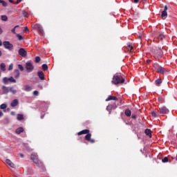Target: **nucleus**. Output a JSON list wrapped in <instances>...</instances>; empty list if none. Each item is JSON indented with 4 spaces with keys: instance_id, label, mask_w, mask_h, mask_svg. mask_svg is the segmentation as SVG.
Segmentation results:
<instances>
[{
    "instance_id": "16",
    "label": "nucleus",
    "mask_w": 177,
    "mask_h": 177,
    "mask_svg": "<svg viewBox=\"0 0 177 177\" xmlns=\"http://www.w3.org/2000/svg\"><path fill=\"white\" fill-rule=\"evenodd\" d=\"M37 75H38L39 78H40V80H45V76H44V72H42V71H39V72L37 73Z\"/></svg>"
},
{
    "instance_id": "46",
    "label": "nucleus",
    "mask_w": 177,
    "mask_h": 177,
    "mask_svg": "<svg viewBox=\"0 0 177 177\" xmlns=\"http://www.w3.org/2000/svg\"><path fill=\"white\" fill-rule=\"evenodd\" d=\"M158 100H159L160 102H161V103H162V102H164V100L162 99V97H158Z\"/></svg>"
},
{
    "instance_id": "36",
    "label": "nucleus",
    "mask_w": 177,
    "mask_h": 177,
    "mask_svg": "<svg viewBox=\"0 0 177 177\" xmlns=\"http://www.w3.org/2000/svg\"><path fill=\"white\" fill-rule=\"evenodd\" d=\"M6 107H7V105L6 104H2L0 106V109H1V110H5V109H6Z\"/></svg>"
},
{
    "instance_id": "44",
    "label": "nucleus",
    "mask_w": 177,
    "mask_h": 177,
    "mask_svg": "<svg viewBox=\"0 0 177 177\" xmlns=\"http://www.w3.org/2000/svg\"><path fill=\"white\" fill-rule=\"evenodd\" d=\"M33 95H34L35 96H38V91H33Z\"/></svg>"
},
{
    "instance_id": "24",
    "label": "nucleus",
    "mask_w": 177,
    "mask_h": 177,
    "mask_svg": "<svg viewBox=\"0 0 177 177\" xmlns=\"http://www.w3.org/2000/svg\"><path fill=\"white\" fill-rule=\"evenodd\" d=\"M167 16H168V13L167 12V11L163 10L162 12V18L164 19H167Z\"/></svg>"
},
{
    "instance_id": "7",
    "label": "nucleus",
    "mask_w": 177,
    "mask_h": 177,
    "mask_svg": "<svg viewBox=\"0 0 177 177\" xmlns=\"http://www.w3.org/2000/svg\"><path fill=\"white\" fill-rule=\"evenodd\" d=\"M18 53L21 57H26V56H27V51L24 48H19Z\"/></svg>"
},
{
    "instance_id": "10",
    "label": "nucleus",
    "mask_w": 177,
    "mask_h": 177,
    "mask_svg": "<svg viewBox=\"0 0 177 177\" xmlns=\"http://www.w3.org/2000/svg\"><path fill=\"white\" fill-rule=\"evenodd\" d=\"M169 110H168V109H167V107H165V106H162L159 109L160 114H167V113H169Z\"/></svg>"
},
{
    "instance_id": "23",
    "label": "nucleus",
    "mask_w": 177,
    "mask_h": 177,
    "mask_svg": "<svg viewBox=\"0 0 177 177\" xmlns=\"http://www.w3.org/2000/svg\"><path fill=\"white\" fill-rule=\"evenodd\" d=\"M2 82L3 84H4V85H7V84H9V78L8 77H3L2 80Z\"/></svg>"
},
{
    "instance_id": "1",
    "label": "nucleus",
    "mask_w": 177,
    "mask_h": 177,
    "mask_svg": "<svg viewBox=\"0 0 177 177\" xmlns=\"http://www.w3.org/2000/svg\"><path fill=\"white\" fill-rule=\"evenodd\" d=\"M125 79L122 77V75L121 74H115L113 77L112 83L114 84V85H118L120 84H124Z\"/></svg>"
},
{
    "instance_id": "50",
    "label": "nucleus",
    "mask_w": 177,
    "mask_h": 177,
    "mask_svg": "<svg viewBox=\"0 0 177 177\" xmlns=\"http://www.w3.org/2000/svg\"><path fill=\"white\" fill-rule=\"evenodd\" d=\"M25 32H27V31H28V28H27V26H26L24 28V30Z\"/></svg>"
},
{
    "instance_id": "20",
    "label": "nucleus",
    "mask_w": 177,
    "mask_h": 177,
    "mask_svg": "<svg viewBox=\"0 0 177 177\" xmlns=\"http://www.w3.org/2000/svg\"><path fill=\"white\" fill-rule=\"evenodd\" d=\"M145 133L147 135V136L151 138V130L146 129L145 131Z\"/></svg>"
},
{
    "instance_id": "6",
    "label": "nucleus",
    "mask_w": 177,
    "mask_h": 177,
    "mask_svg": "<svg viewBox=\"0 0 177 177\" xmlns=\"http://www.w3.org/2000/svg\"><path fill=\"white\" fill-rule=\"evenodd\" d=\"M3 45L4 48L8 50H12V49H13V44H10L9 41H3Z\"/></svg>"
},
{
    "instance_id": "59",
    "label": "nucleus",
    "mask_w": 177,
    "mask_h": 177,
    "mask_svg": "<svg viewBox=\"0 0 177 177\" xmlns=\"http://www.w3.org/2000/svg\"><path fill=\"white\" fill-rule=\"evenodd\" d=\"M9 2H10V3H15V1H13L12 0H9Z\"/></svg>"
},
{
    "instance_id": "18",
    "label": "nucleus",
    "mask_w": 177,
    "mask_h": 177,
    "mask_svg": "<svg viewBox=\"0 0 177 177\" xmlns=\"http://www.w3.org/2000/svg\"><path fill=\"white\" fill-rule=\"evenodd\" d=\"M24 132V129H23V127H19V128H17L16 130H15V133L17 134V135H20V133Z\"/></svg>"
},
{
    "instance_id": "39",
    "label": "nucleus",
    "mask_w": 177,
    "mask_h": 177,
    "mask_svg": "<svg viewBox=\"0 0 177 177\" xmlns=\"http://www.w3.org/2000/svg\"><path fill=\"white\" fill-rule=\"evenodd\" d=\"M18 68H19V70L21 71H24V68L23 67V65H21V64H18Z\"/></svg>"
},
{
    "instance_id": "52",
    "label": "nucleus",
    "mask_w": 177,
    "mask_h": 177,
    "mask_svg": "<svg viewBox=\"0 0 177 177\" xmlns=\"http://www.w3.org/2000/svg\"><path fill=\"white\" fill-rule=\"evenodd\" d=\"M131 118H133V120L136 119V115H132Z\"/></svg>"
},
{
    "instance_id": "64",
    "label": "nucleus",
    "mask_w": 177,
    "mask_h": 177,
    "mask_svg": "<svg viewBox=\"0 0 177 177\" xmlns=\"http://www.w3.org/2000/svg\"><path fill=\"white\" fill-rule=\"evenodd\" d=\"M17 27H19V25L15 26L14 27V28H17Z\"/></svg>"
},
{
    "instance_id": "14",
    "label": "nucleus",
    "mask_w": 177,
    "mask_h": 177,
    "mask_svg": "<svg viewBox=\"0 0 177 177\" xmlns=\"http://www.w3.org/2000/svg\"><path fill=\"white\" fill-rule=\"evenodd\" d=\"M17 104H19V100L17 99L13 100L10 103L11 107H16Z\"/></svg>"
},
{
    "instance_id": "25",
    "label": "nucleus",
    "mask_w": 177,
    "mask_h": 177,
    "mask_svg": "<svg viewBox=\"0 0 177 177\" xmlns=\"http://www.w3.org/2000/svg\"><path fill=\"white\" fill-rule=\"evenodd\" d=\"M162 82V80L161 79H158L155 81V84L156 86H160V84H161Z\"/></svg>"
},
{
    "instance_id": "45",
    "label": "nucleus",
    "mask_w": 177,
    "mask_h": 177,
    "mask_svg": "<svg viewBox=\"0 0 177 177\" xmlns=\"http://www.w3.org/2000/svg\"><path fill=\"white\" fill-rule=\"evenodd\" d=\"M106 110L108 111H109V114H110V113H111V107H110V106H108L107 107H106Z\"/></svg>"
},
{
    "instance_id": "55",
    "label": "nucleus",
    "mask_w": 177,
    "mask_h": 177,
    "mask_svg": "<svg viewBox=\"0 0 177 177\" xmlns=\"http://www.w3.org/2000/svg\"><path fill=\"white\" fill-rule=\"evenodd\" d=\"M3 32V30H2V28L0 27V35L1 34H2Z\"/></svg>"
},
{
    "instance_id": "8",
    "label": "nucleus",
    "mask_w": 177,
    "mask_h": 177,
    "mask_svg": "<svg viewBox=\"0 0 177 177\" xmlns=\"http://www.w3.org/2000/svg\"><path fill=\"white\" fill-rule=\"evenodd\" d=\"M35 28L38 30V31H39V32L41 33L42 35H45V32L44 31V29L42 28V26H41L40 24H35Z\"/></svg>"
},
{
    "instance_id": "41",
    "label": "nucleus",
    "mask_w": 177,
    "mask_h": 177,
    "mask_svg": "<svg viewBox=\"0 0 177 177\" xmlns=\"http://www.w3.org/2000/svg\"><path fill=\"white\" fill-rule=\"evenodd\" d=\"M11 70H13V64L9 65L8 71H10Z\"/></svg>"
},
{
    "instance_id": "49",
    "label": "nucleus",
    "mask_w": 177,
    "mask_h": 177,
    "mask_svg": "<svg viewBox=\"0 0 177 177\" xmlns=\"http://www.w3.org/2000/svg\"><path fill=\"white\" fill-rule=\"evenodd\" d=\"M12 32H13V34H16V28H13L12 30H11Z\"/></svg>"
},
{
    "instance_id": "5",
    "label": "nucleus",
    "mask_w": 177,
    "mask_h": 177,
    "mask_svg": "<svg viewBox=\"0 0 177 177\" xmlns=\"http://www.w3.org/2000/svg\"><path fill=\"white\" fill-rule=\"evenodd\" d=\"M153 68H155V70H156L157 73H158L159 74H164L165 73V68L160 66L157 64H155L153 65Z\"/></svg>"
},
{
    "instance_id": "21",
    "label": "nucleus",
    "mask_w": 177,
    "mask_h": 177,
    "mask_svg": "<svg viewBox=\"0 0 177 177\" xmlns=\"http://www.w3.org/2000/svg\"><path fill=\"white\" fill-rule=\"evenodd\" d=\"M17 120L18 121H23V120H24V116L23 115V114H18L17 115Z\"/></svg>"
},
{
    "instance_id": "33",
    "label": "nucleus",
    "mask_w": 177,
    "mask_h": 177,
    "mask_svg": "<svg viewBox=\"0 0 177 177\" xmlns=\"http://www.w3.org/2000/svg\"><path fill=\"white\" fill-rule=\"evenodd\" d=\"M42 69L44 71H46V70H48V65L46 64H44L42 65Z\"/></svg>"
},
{
    "instance_id": "60",
    "label": "nucleus",
    "mask_w": 177,
    "mask_h": 177,
    "mask_svg": "<svg viewBox=\"0 0 177 177\" xmlns=\"http://www.w3.org/2000/svg\"><path fill=\"white\" fill-rule=\"evenodd\" d=\"M151 59H147V63H151Z\"/></svg>"
},
{
    "instance_id": "51",
    "label": "nucleus",
    "mask_w": 177,
    "mask_h": 177,
    "mask_svg": "<svg viewBox=\"0 0 177 177\" xmlns=\"http://www.w3.org/2000/svg\"><path fill=\"white\" fill-rule=\"evenodd\" d=\"M20 2H21V0H17V1L15 2V5H17V4L20 3Z\"/></svg>"
},
{
    "instance_id": "27",
    "label": "nucleus",
    "mask_w": 177,
    "mask_h": 177,
    "mask_svg": "<svg viewBox=\"0 0 177 177\" xmlns=\"http://www.w3.org/2000/svg\"><path fill=\"white\" fill-rule=\"evenodd\" d=\"M127 49L128 50H129L130 52H132V50H133V46L132 45H131L129 43L127 44Z\"/></svg>"
},
{
    "instance_id": "12",
    "label": "nucleus",
    "mask_w": 177,
    "mask_h": 177,
    "mask_svg": "<svg viewBox=\"0 0 177 177\" xmlns=\"http://www.w3.org/2000/svg\"><path fill=\"white\" fill-rule=\"evenodd\" d=\"M1 88H2V91H3V93H2L3 95H6V94H8V92H10V87L2 86Z\"/></svg>"
},
{
    "instance_id": "9",
    "label": "nucleus",
    "mask_w": 177,
    "mask_h": 177,
    "mask_svg": "<svg viewBox=\"0 0 177 177\" xmlns=\"http://www.w3.org/2000/svg\"><path fill=\"white\" fill-rule=\"evenodd\" d=\"M35 28L38 30V31H39V32L41 33L42 35H45V32L44 31V29L42 28V26H41L40 24H35Z\"/></svg>"
},
{
    "instance_id": "62",
    "label": "nucleus",
    "mask_w": 177,
    "mask_h": 177,
    "mask_svg": "<svg viewBox=\"0 0 177 177\" xmlns=\"http://www.w3.org/2000/svg\"><path fill=\"white\" fill-rule=\"evenodd\" d=\"M1 56H2V51H1V50H0V57H1Z\"/></svg>"
},
{
    "instance_id": "37",
    "label": "nucleus",
    "mask_w": 177,
    "mask_h": 177,
    "mask_svg": "<svg viewBox=\"0 0 177 177\" xmlns=\"http://www.w3.org/2000/svg\"><path fill=\"white\" fill-rule=\"evenodd\" d=\"M22 15L24 17H28V13H27V12H26L25 10L22 11Z\"/></svg>"
},
{
    "instance_id": "3",
    "label": "nucleus",
    "mask_w": 177,
    "mask_h": 177,
    "mask_svg": "<svg viewBox=\"0 0 177 177\" xmlns=\"http://www.w3.org/2000/svg\"><path fill=\"white\" fill-rule=\"evenodd\" d=\"M111 104H112V109H117V106L120 104V99H118L115 96H111Z\"/></svg>"
},
{
    "instance_id": "30",
    "label": "nucleus",
    "mask_w": 177,
    "mask_h": 177,
    "mask_svg": "<svg viewBox=\"0 0 177 177\" xmlns=\"http://www.w3.org/2000/svg\"><path fill=\"white\" fill-rule=\"evenodd\" d=\"M8 81L9 82H14V84H16V80H15L12 76L8 77Z\"/></svg>"
},
{
    "instance_id": "47",
    "label": "nucleus",
    "mask_w": 177,
    "mask_h": 177,
    "mask_svg": "<svg viewBox=\"0 0 177 177\" xmlns=\"http://www.w3.org/2000/svg\"><path fill=\"white\" fill-rule=\"evenodd\" d=\"M109 100H111V95L108 97V98L106 100V102H109Z\"/></svg>"
},
{
    "instance_id": "22",
    "label": "nucleus",
    "mask_w": 177,
    "mask_h": 177,
    "mask_svg": "<svg viewBox=\"0 0 177 177\" xmlns=\"http://www.w3.org/2000/svg\"><path fill=\"white\" fill-rule=\"evenodd\" d=\"M0 68H1V71H6V64H5V63H1L0 64Z\"/></svg>"
},
{
    "instance_id": "34",
    "label": "nucleus",
    "mask_w": 177,
    "mask_h": 177,
    "mask_svg": "<svg viewBox=\"0 0 177 177\" xmlns=\"http://www.w3.org/2000/svg\"><path fill=\"white\" fill-rule=\"evenodd\" d=\"M35 63H39L41 62V57L37 56L35 59Z\"/></svg>"
},
{
    "instance_id": "63",
    "label": "nucleus",
    "mask_w": 177,
    "mask_h": 177,
    "mask_svg": "<svg viewBox=\"0 0 177 177\" xmlns=\"http://www.w3.org/2000/svg\"><path fill=\"white\" fill-rule=\"evenodd\" d=\"M0 46H2V41L0 40Z\"/></svg>"
},
{
    "instance_id": "40",
    "label": "nucleus",
    "mask_w": 177,
    "mask_h": 177,
    "mask_svg": "<svg viewBox=\"0 0 177 177\" xmlns=\"http://www.w3.org/2000/svg\"><path fill=\"white\" fill-rule=\"evenodd\" d=\"M162 162H168V161H169V159L168 158V157H165L162 160Z\"/></svg>"
},
{
    "instance_id": "11",
    "label": "nucleus",
    "mask_w": 177,
    "mask_h": 177,
    "mask_svg": "<svg viewBox=\"0 0 177 177\" xmlns=\"http://www.w3.org/2000/svg\"><path fill=\"white\" fill-rule=\"evenodd\" d=\"M31 160H33V162L35 164H39V160H38V156H37V155L35 154H32L30 156Z\"/></svg>"
},
{
    "instance_id": "61",
    "label": "nucleus",
    "mask_w": 177,
    "mask_h": 177,
    "mask_svg": "<svg viewBox=\"0 0 177 177\" xmlns=\"http://www.w3.org/2000/svg\"><path fill=\"white\" fill-rule=\"evenodd\" d=\"M138 38H139V39H142V35H140V36L138 37Z\"/></svg>"
},
{
    "instance_id": "57",
    "label": "nucleus",
    "mask_w": 177,
    "mask_h": 177,
    "mask_svg": "<svg viewBox=\"0 0 177 177\" xmlns=\"http://www.w3.org/2000/svg\"><path fill=\"white\" fill-rule=\"evenodd\" d=\"M15 113L13 112V111H12V112L10 113V115H15Z\"/></svg>"
},
{
    "instance_id": "32",
    "label": "nucleus",
    "mask_w": 177,
    "mask_h": 177,
    "mask_svg": "<svg viewBox=\"0 0 177 177\" xmlns=\"http://www.w3.org/2000/svg\"><path fill=\"white\" fill-rule=\"evenodd\" d=\"M1 20L3 21H8V17L6 15H1Z\"/></svg>"
},
{
    "instance_id": "31",
    "label": "nucleus",
    "mask_w": 177,
    "mask_h": 177,
    "mask_svg": "<svg viewBox=\"0 0 177 177\" xmlns=\"http://www.w3.org/2000/svg\"><path fill=\"white\" fill-rule=\"evenodd\" d=\"M15 73H16V75L15 76V78H19L20 77V72H19V70L16 69L15 70Z\"/></svg>"
},
{
    "instance_id": "17",
    "label": "nucleus",
    "mask_w": 177,
    "mask_h": 177,
    "mask_svg": "<svg viewBox=\"0 0 177 177\" xmlns=\"http://www.w3.org/2000/svg\"><path fill=\"white\" fill-rule=\"evenodd\" d=\"M88 134L89 133V130L88 129H84V130H82L81 131H80L77 135L79 136H80V135H85V134Z\"/></svg>"
},
{
    "instance_id": "42",
    "label": "nucleus",
    "mask_w": 177,
    "mask_h": 177,
    "mask_svg": "<svg viewBox=\"0 0 177 177\" xmlns=\"http://www.w3.org/2000/svg\"><path fill=\"white\" fill-rule=\"evenodd\" d=\"M151 115H152V117H157V113H156V111H152L151 112Z\"/></svg>"
},
{
    "instance_id": "56",
    "label": "nucleus",
    "mask_w": 177,
    "mask_h": 177,
    "mask_svg": "<svg viewBox=\"0 0 177 177\" xmlns=\"http://www.w3.org/2000/svg\"><path fill=\"white\" fill-rule=\"evenodd\" d=\"M3 115V113H2V111H0V117H2Z\"/></svg>"
},
{
    "instance_id": "29",
    "label": "nucleus",
    "mask_w": 177,
    "mask_h": 177,
    "mask_svg": "<svg viewBox=\"0 0 177 177\" xmlns=\"http://www.w3.org/2000/svg\"><path fill=\"white\" fill-rule=\"evenodd\" d=\"M10 92H12L13 95H16V93H17V90L13 89V87H10Z\"/></svg>"
},
{
    "instance_id": "26",
    "label": "nucleus",
    "mask_w": 177,
    "mask_h": 177,
    "mask_svg": "<svg viewBox=\"0 0 177 177\" xmlns=\"http://www.w3.org/2000/svg\"><path fill=\"white\" fill-rule=\"evenodd\" d=\"M92 136V134L91 133H88L85 136V139L86 140H87L88 142H89V140H91V137Z\"/></svg>"
},
{
    "instance_id": "4",
    "label": "nucleus",
    "mask_w": 177,
    "mask_h": 177,
    "mask_svg": "<svg viewBox=\"0 0 177 177\" xmlns=\"http://www.w3.org/2000/svg\"><path fill=\"white\" fill-rule=\"evenodd\" d=\"M25 68L27 71V73H32L34 71V65L32 64V62H28L25 64Z\"/></svg>"
},
{
    "instance_id": "35",
    "label": "nucleus",
    "mask_w": 177,
    "mask_h": 177,
    "mask_svg": "<svg viewBox=\"0 0 177 177\" xmlns=\"http://www.w3.org/2000/svg\"><path fill=\"white\" fill-rule=\"evenodd\" d=\"M24 147L26 150H28V151H30V150H31V149H30V147H28V145H27V144H24Z\"/></svg>"
},
{
    "instance_id": "2",
    "label": "nucleus",
    "mask_w": 177,
    "mask_h": 177,
    "mask_svg": "<svg viewBox=\"0 0 177 177\" xmlns=\"http://www.w3.org/2000/svg\"><path fill=\"white\" fill-rule=\"evenodd\" d=\"M152 52L156 59H160V57H162V55H164L162 50H161L158 47H153L152 49Z\"/></svg>"
},
{
    "instance_id": "58",
    "label": "nucleus",
    "mask_w": 177,
    "mask_h": 177,
    "mask_svg": "<svg viewBox=\"0 0 177 177\" xmlns=\"http://www.w3.org/2000/svg\"><path fill=\"white\" fill-rule=\"evenodd\" d=\"M139 2V0H134V3H138Z\"/></svg>"
},
{
    "instance_id": "48",
    "label": "nucleus",
    "mask_w": 177,
    "mask_h": 177,
    "mask_svg": "<svg viewBox=\"0 0 177 177\" xmlns=\"http://www.w3.org/2000/svg\"><path fill=\"white\" fill-rule=\"evenodd\" d=\"M88 142H90V143H95V140L90 138V140H88Z\"/></svg>"
},
{
    "instance_id": "28",
    "label": "nucleus",
    "mask_w": 177,
    "mask_h": 177,
    "mask_svg": "<svg viewBox=\"0 0 177 177\" xmlns=\"http://www.w3.org/2000/svg\"><path fill=\"white\" fill-rule=\"evenodd\" d=\"M164 38H165V36H164L163 34H160L158 36V39L159 41H162L164 39Z\"/></svg>"
},
{
    "instance_id": "13",
    "label": "nucleus",
    "mask_w": 177,
    "mask_h": 177,
    "mask_svg": "<svg viewBox=\"0 0 177 177\" xmlns=\"http://www.w3.org/2000/svg\"><path fill=\"white\" fill-rule=\"evenodd\" d=\"M6 163L8 164L11 168H16V166H15V163H13L10 159L6 160Z\"/></svg>"
},
{
    "instance_id": "53",
    "label": "nucleus",
    "mask_w": 177,
    "mask_h": 177,
    "mask_svg": "<svg viewBox=\"0 0 177 177\" xmlns=\"http://www.w3.org/2000/svg\"><path fill=\"white\" fill-rule=\"evenodd\" d=\"M19 156L21 158H23L24 157V155L23 153H19Z\"/></svg>"
},
{
    "instance_id": "54",
    "label": "nucleus",
    "mask_w": 177,
    "mask_h": 177,
    "mask_svg": "<svg viewBox=\"0 0 177 177\" xmlns=\"http://www.w3.org/2000/svg\"><path fill=\"white\" fill-rule=\"evenodd\" d=\"M165 10V12H167V11L168 10V6H165V10Z\"/></svg>"
},
{
    "instance_id": "43",
    "label": "nucleus",
    "mask_w": 177,
    "mask_h": 177,
    "mask_svg": "<svg viewBox=\"0 0 177 177\" xmlns=\"http://www.w3.org/2000/svg\"><path fill=\"white\" fill-rule=\"evenodd\" d=\"M1 3H2L3 6H4V7L8 6V3L6 2L5 1H3V2Z\"/></svg>"
},
{
    "instance_id": "19",
    "label": "nucleus",
    "mask_w": 177,
    "mask_h": 177,
    "mask_svg": "<svg viewBox=\"0 0 177 177\" xmlns=\"http://www.w3.org/2000/svg\"><path fill=\"white\" fill-rule=\"evenodd\" d=\"M124 114L127 117H131L132 115V111H131V109H126Z\"/></svg>"
},
{
    "instance_id": "15",
    "label": "nucleus",
    "mask_w": 177,
    "mask_h": 177,
    "mask_svg": "<svg viewBox=\"0 0 177 177\" xmlns=\"http://www.w3.org/2000/svg\"><path fill=\"white\" fill-rule=\"evenodd\" d=\"M24 88L26 92H31L32 91V87L30 85H25Z\"/></svg>"
},
{
    "instance_id": "38",
    "label": "nucleus",
    "mask_w": 177,
    "mask_h": 177,
    "mask_svg": "<svg viewBox=\"0 0 177 177\" xmlns=\"http://www.w3.org/2000/svg\"><path fill=\"white\" fill-rule=\"evenodd\" d=\"M17 37L19 41H22V39H24L23 36H21L19 34H17Z\"/></svg>"
}]
</instances>
